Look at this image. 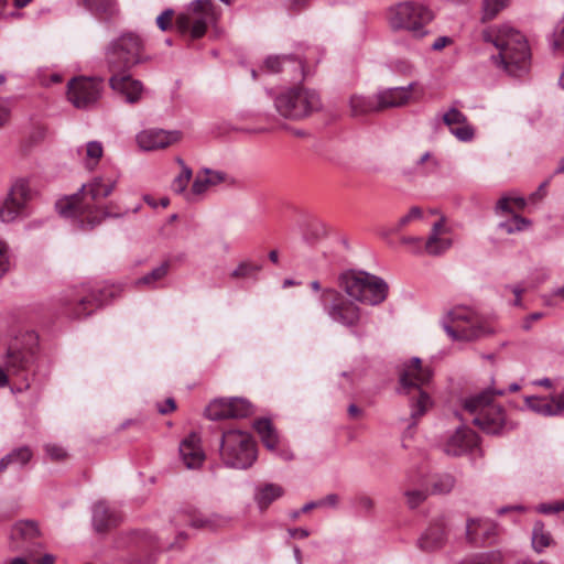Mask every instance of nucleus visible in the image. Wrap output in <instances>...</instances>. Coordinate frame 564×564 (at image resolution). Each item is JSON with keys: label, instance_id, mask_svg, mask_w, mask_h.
Segmentation results:
<instances>
[{"label": "nucleus", "instance_id": "f257e3e1", "mask_svg": "<svg viewBox=\"0 0 564 564\" xmlns=\"http://www.w3.org/2000/svg\"><path fill=\"white\" fill-rule=\"evenodd\" d=\"M118 184L113 175H96L83 184L79 193L56 202L57 213L80 230H91L109 217H119L121 214L112 213L111 205L104 200L112 194Z\"/></svg>", "mask_w": 564, "mask_h": 564}, {"label": "nucleus", "instance_id": "f03ea898", "mask_svg": "<svg viewBox=\"0 0 564 564\" xmlns=\"http://www.w3.org/2000/svg\"><path fill=\"white\" fill-rule=\"evenodd\" d=\"M142 37H116L106 53L108 67L112 73L109 86L131 105L141 100L144 87L126 70L142 61Z\"/></svg>", "mask_w": 564, "mask_h": 564}, {"label": "nucleus", "instance_id": "7ed1b4c3", "mask_svg": "<svg viewBox=\"0 0 564 564\" xmlns=\"http://www.w3.org/2000/svg\"><path fill=\"white\" fill-rule=\"evenodd\" d=\"M39 337L34 332H25L13 338L0 365V388L9 384L10 378H17L24 383L18 390L29 388V371L34 362L37 350Z\"/></svg>", "mask_w": 564, "mask_h": 564}, {"label": "nucleus", "instance_id": "20e7f679", "mask_svg": "<svg viewBox=\"0 0 564 564\" xmlns=\"http://www.w3.org/2000/svg\"><path fill=\"white\" fill-rule=\"evenodd\" d=\"M505 391L490 388L466 398L463 411L471 422L488 434H498L506 424L503 409L495 402V397L503 395Z\"/></svg>", "mask_w": 564, "mask_h": 564}, {"label": "nucleus", "instance_id": "39448f33", "mask_svg": "<svg viewBox=\"0 0 564 564\" xmlns=\"http://www.w3.org/2000/svg\"><path fill=\"white\" fill-rule=\"evenodd\" d=\"M219 456L229 468L248 469L258 457L256 441L248 431L228 429L221 435Z\"/></svg>", "mask_w": 564, "mask_h": 564}, {"label": "nucleus", "instance_id": "423d86ee", "mask_svg": "<svg viewBox=\"0 0 564 564\" xmlns=\"http://www.w3.org/2000/svg\"><path fill=\"white\" fill-rule=\"evenodd\" d=\"M431 369L424 367L419 358L410 359L400 372L401 388L411 398V415L413 419L424 415L432 406V400L424 391V387L431 381Z\"/></svg>", "mask_w": 564, "mask_h": 564}, {"label": "nucleus", "instance_id": "0eeeda50", "mask_svg": "<svg viewBox=\"0 0 564 564\" xmlns=\"http://www.w3.org/2000/svg\"><path fill=\"white\" fill-rule=\"evenodd\" d=\"M219 11L212 0H193L175 19L176 30L191 35L219 32Z\"/></svg>", "mask_w": 564, "mask_h": 564}, {"label": "nucleus", "instance_id": "6e6552de", "mask_svg": "<svg viewBox=\"0 0 564 564\" xmlns=\"http://www.w3.org/2000/svg\"><path fill=\"white\" fill-rule=\"evenodd\" d=\"M497 53L494 63L512 76H521L529 69L530 51L525 37H487Z\"/></svg>", "mask_w": 564, "mask_h": 564}, {"label": "nucleus", "instance_id": "1a4fd4ad", "mask_svg": "<svg viewBox=\"0 0 564 564\" xmlns=\"http://www.w3.org/2000/svg\"><path fill=\"white\" fill-rule=\"evenodd\" d=\"M35 196L30 180L18 177L13 180L6 195L0 198V221L14 224L28 218L31 214V202Z\"/></svg>", "mask_w": 564, "mask_h": 564}, {"label": "nucleus", "instance_id": "9d476101", "mask_svg": "<svg viewBox=\"0 0 564 564\" xmlns=\"http://www.w3.org/2000/svg\"><path fill=\"white\" fill-rule=\"evenodd\" d=\"M340 285L355 300L369 305H377L387 297V283L367 272H348L341 275Z\"/></svg>", "mask_w": 564, "mask_h": 564}, {"label": "nucleus", "instance_id": "9b49d317", "mask_svg": "<svg viewBox=\"0 0 564 564\" xmlns=\"http://www.w3.org/2000/svg\"><path fill=\"white\" fill-rule=\"evenodd\" d=\"M444 329L454 340L468 341L490 332L485 319L466 306L451 310L444 321Z\"/></svg>", "mask_w": 564, "mask_h": 564}, {"label": "nucleus", "instance_id": "f8f14e48", "mask_svg": "<svg viewBox=\"0 0 564 564\" xmlns=\"http://www.w3.org/2000/svg\"><path fill=\"white\" fill-rule=\"evenodd\" d=\"M106 292L113 296L112 291L108 292L105 289L97 294L88 284H83L79 288L66 290L58 297V302L64 314L73 318H82L90 315L96 307L107 302Z\"/></svg>", "mask_w": 564, "mask_h": 564}, {"label": "nucleus", "instance_id": "ddd939ff", "mask_svg": "<svg viewBox=\"0 0 564 564\" xmlns=\"http://www.w3.org/2000/svg\"><path fill=\"white\" fill-rule=\"evenodd\" d=\"M434 19V13L425 6L403 2L390 10L389 23L394 31H419Z\"/></svg>", "mask_w": 564, "mask_h": 564}, {"label": "nucleus", "instance_id": "4468645a", "mask_svg": "<svg viewBox=\"0 0 564 564\" xmlns=\"http://www.w3.org/2000/svg\"><path fill=\"white\" fill-rule=\"evenodd\" d=\"M104 79L101 77H73L67 83V100L77 109L93 108L101 98Z\"/></svg>", "mask_w": 564, "mask_h": 564}, {"label": "nucleus", "instance_id": "2eb2a0df", "mask_svg": "<svg viewBox=\"0 0 564 564\" xmlns=\"http://www.w3.org/2000/svg\"><path fill=\"white\" fill-rule=\"evenodd\" d=\"M322 107L319 95L307 87L295 86L284 95V118L301 119Z\"/></svg>", "mask_w": 564, "mask_h": 564}, {"label": "nucleus", "instance_id": "dca6fc26", "mask_svg": "<svg viewBox=\"0 0 564 564\" xmlns=\"http://www.w3.org/2000/svg\"><path fill=\"white\" fill-rule=\"evenodd\" d=\"M321 301L334 321L347 326H354L359 322V307L354 302L345 299L339 292L326 289L321 295Z\"/></svg>", "mask_w": 564, "mask_h": 564}, {"label": "nucleus", "instance_id": "f3484780", "mask_svg": "<svg viewBox=\"0 0 564 564\" xmlns=\"http://www.w3.org/2000/svg\"><path fill=\"white\" fill-rule=\"evenodd\" d=\"M253 413V405L245 398H219L213 400L205 414L212 421L242 419Z\"/></svg>", "mask_w": 564, "mask_h": 564}, {"label": "nucleus", "instance_id": "a211bd4d", "mask_svg": "<svg viewBox=\"0 0 564 564\" xmlns=\"http://www.w3.org/2000/svg\"><path fill=\"white\" fill-rule=\"evenodd\" d=\"M423 94V87L419 83H411L408 87L384 89L376 95L377 106L379 111L403 107L420 100Z\"/></svg>", "mask_w": 564, "mask_h": 564}, {"label": "nucleus", "instance_id": "6ab92c4d", "mask_svg": "<svg viewBox=\"0 0 564 564\" xmlns=\"http://www.w3.org/2000/svg\"><path fill=\"white\" fill-rule=\"evenodd\" d=\"M181 139V132L177 130L145 129L140 131L137 137L138 145L144 151H154L170 147Z\"/></svg>", "mask_w": 564, "mask_h": 564}, {"label": "nucleus", "instance_id": "aec40b11", "mask_svg": "<svg viewBox=\"0 0 564 564\" xmlns=\"http://www.w3.org/2000/svg\"><path fill=\"white\" fill-rule=\"evenodd\" d=\"M448 529L443 517L434 519L417 540V546L424 552L443 547L447 541Z\"/></svg>", "mask_w": 564, "mask_h": 564}, {"label": "nucleus", "instance_id": "412c9836", "mask_svg": "<svg viewBox=\"0 0 564 564\" xmlns=\"http://www.w3.org/2000/svg\"><path fill=\"white\" fill-rule=\"evenodd\" d=\"M291 224L307 241L323 238L328 232V227L323 220L303 212L294 213Z\"/></svg>", "mask_w": 564, "mask_h": 564}, {"label": "nucleus", "instance_id": "4be33fe9", "mask_svg": "<svg viewBox=\"0 0 564 564\" xmlns=\"http://www.w3.org/2000/svg\"><path fill=\"white\" fill-rule=\"evenodd\" d=\"M497 535V525L488 519H468L466 539L469 543L482 546L491 544Z\"/></svg>", "mask_w": 564, "mask_h": 564}, {"label": "nucleus", "instance_id": "5701e85b", "mask_svg": "<svg viewBox=\"0 0 564 564\" xmlns=\"http://www.w3.org/2000/svg\"><path fill=\"white\" fill-rule=\"evenodd\" d=\"M180 456L188 469L198 468L205 460V452L202 448L200 437L196 433H191L178 446Z\"/></svg>", "mask_w": 564, "mask_h": 564}, {"label": "nucleus", "instance_id": "b1692460", "mask_svg": "<svg viewBox=\"0 0 564 564\" xmlns=\"http://www.w3.org/2000/svg\"><path fill=\"white\" fill-rule=\"evenodd\" d=\"M477 442L478 438L476 433L468 427L462 426L458 427L447 440L445 444V452L448 455L460 456L475 447Z\"/></svg>", "mask_w": 564, "mask_h": 564}, {"label": "nucleus", "instance_id": "393cba45", "mask_svg": "<svg viewBox=\"0 0 564 564\" xmlns=\"http://www.w3.org/2000/svg\"><path fill=\"white\" fill-rule=\"evenodd\" d=\"M443 122L458 140L470 141L474 138L473 127L468 123L466 116L458 109L452 108L445 112Z\"/></svg>", "mask_w": 564, "mask_h": 564}, {"label": "nucleus", "instance_id": "a878e982", "mask_svg": "<svg viewBox=\"0 0 564 564\" xmlns=\"http://www.w3.org/2000/svg\"><path fill=\"white\" fill-rule=\"evenodd\" d=\"M262 268V259L254 260L252 258H246L238 262L236 268L230 272V278L241 282L243 285H253L259 281Z\"/></svg>", "mask_w": 564, "mask_h": 564}, {"label": "nucleus", "instance_id": "bb28decb", "mask_svg": "<svg viewBox=\"0 0 564 564\" xmlns=\"http://www.w3.org/2000/svg\"><path fill=\"white\" fill-rule=\"evenodd\" d=\"M524 401L530 410L542 415H557L564 410V398L561 394L551 398L527 397Z\"/></svg>", "mask_w": 564, "mask_h": 564}, {"label": "nucleus", "instance_id": "cd10ccee", "mask_svg": "<svg viewBox=\"0 0 564 564\" xmlns=\"http://www.w3.org/2000/svg\"><path fill=\"white\" fill-rule=\"evenodd\" d=\"M119 514L105 501H99L93 507V525L96 531L104 532L117 525Z\"/></svg>", "mask_w": 564, "mask_h": 564}, {"label": "nucleus", "instance_id": "c85d7f7f", "mask_svg": "<svg viewBox=\"0 0 564 564\" xmlns=\"http://www.w3.org/2000/svg\"><path fill=\"white\" fill-rule=\"evenodd\" d=\"M447 231L443 219L433 224L432 234L429 239L423 243L424 251L431 256H437L447 250L452 241L448 238L443 237Z\"/></svg>", "mask_w": 564, "mask_h": 564}, {"label": "nucleus", "instance_id": "c756f323", "mask_svg": "<svg viewBox=\"0 0 564 564\" xmlns=\"http://www.w3.org/2000/svg\"><path fill=\"white\" fill-rule=\"evenodd\" d=\"M39 534L37 525L33 521H19L17 522L11 530V540L12 547L14 550L24 549V544L19 543L22 542H31Z\"/></svg>", "mask_w": 564, "mask_h": 564}, {"label": "nucleus", "instance_id": "7c9ffc66", "mask_svg": "<svg viewBox=\"0 0 564 564\" xmlns=\"http://www.w3.org/2000/svg\"><path fill=\"white\" fill-rule=\"evenodd\" d=\"M253 427L261 437L263 445L269 451H276L279 445L278 432L273 429L272 423L268 419H259L254 421Z\"/></svg>", "mask_w": 564, "mask_h": 564}, {"label": "nucleus", "instance_id": "2f4dec72", "mask_svg": "<svg viewBox=\"0 0 564 564\" xmlns=\"http://www.w3.org/2000/svg\"><path fill=\"white\" fill-rule=\"evenodd\" d=\"M170 271V262L164 261L159 267L154 268L151 272L137 279L134 285L137 288L156 289L160 282L167 275Z\"/></svg>", "mask_w": 564, "mask_h": 564}, {"label": "nucleus", "instance_id": "473e14b6", "mask_svg": "<svg viewBox=\"0 0 564 564\" xmlns=\"http://www.w3.org/2000/svg\"><path fill=\"white\" fill-rule=\"evenodd\" d=\"M85 167L93 170L97 166L102 156L104 148L99 141H89L83 149L78 150Z\"/></svg>", "mask_w": 564, "mask_h": 564}, {"label": "nucleus", "instance_id": "72a5a7b5", "mask_svg": "<svg viewBox=\"0 0 564 564\" xmlns=\"http://www.w3.org/2000/svg\"><path fill=\"white\" fill-rule=\"evenodd\" d=\"M84 6L95 15L109 19L117 13L115 0H83Z\"/></svg>", "mask_w": 564, "mask_h": 564}, {"label": "nucleus", "instance_id": "f704fd0d", "mask_svg": "<svg viewBox=\"0 0 564 564\" xmlns=\"http://www.w3.org/2000/svg\"><path fill=\"white\" fill-rule=\"evenodd\" d=\"M350 112L352 116H362L370 112L379 111L377 106V97H364L354 95L349 101Z\"/></svg>", "mask_w": 564, "mask_h": 564}, {"label": "nucleus", "instance_id": "c9c22d12", "mask_svg": "<svg viewBox=\"0 0 564 564\" xmlns=\"http://www.w3.org/2000/svg\"><path fill=\"white\" fill-rule=\"evenodd\" d=\"M32 457V452L29 447L22 446L13 449L0 460V473L6 470L8 466L14 465L18 467L24 466Z\"/></svg>", "mask_w": 564, "mask_h": 564}, {"label": "nucleus", "instance_id": "e433bc0d", "mask_svg": "<svg viewBox=\"0 0 564 564\" xmlns=\"http://www.w3.org/2000/svg\"><path fill=\"white\" fill-rule=\"evenodd\" d=\"M281 495V488L278 485L267 484L259 487L254 499L261 510L267 509Z\"/></svg>", "mask_w": 564, "mask_h": 564}, {"label": "nucleus", "instance_id": "4c0bfd02", "mask_svg": "<svg viewBox=\"0 0 564 564\" xmlns=\"http://www.w3.org/2000/svg\"><path fill=\"white\" fill-rule=\"evenodd\" d=\"M552 542L553 539L550 532L544 530L543 523L536 522L532 532V546L534 551L541 553L545 547L550 546Z\"/></svg>", "mask_w": 564, "mask_h": 564}, {"label": "nucleus", "instance_id": "58836bf2", "mask_svg": "<svg viewBox=\"0 0 564 564\" xmlns=\"http://www.w3.org/2000/svg\"><path fill=\"white\" fill-rule=\"evenodd\" d=\"M527 200L523 197L503 196L497 203V212L505 214H518L525 208Z\"/></svg>", "mask_w": 564, "mask_h": 564}, {"label": "nucleus", "instance_id": "ea45409f", "mask_svg": "<svg viewBox=\"0 0 564 564\" xmlns=\"http://www.w3.org/2000/svg\"><path fill=\"white\" fill-rule=\"evenodd\" d=\"M511 218L499 224V227L507 234H516L527 230L531 226V221L518 214H510Z\"/></svg>", "mask_w": 564, "mask_h": 564}, {"label": "nucleus", "instance_id": "a19ab883", "mask_svg": "<svg viewBox=\"0 0 564 564\" xmlns=\"http://www.w3.org/2000/svg\"><path fill=\"white\" fill-rule=\"evenodd\" d=\"M193 171L191 167H184V171H181L172 181L171 188L175 194L184 195L187 199V191L188 183L192 178Z\"/></svg>", "mask_w": 564, "mask_h": 564}, {"label": "nucleus", "instance_id": "79ce46f5", "mask_svg": "<svg viewBox=\"0 0 564 564\" xmlns=\"http://www.w3.org/2000/svg\"><path fill=\"white\" fill-rule=\"evenodd\" d=\"M509 2L510 0H482V21L492 20Z\"/></svg>", "mask_w": 564, "mask_h": 564}, {"label": "nucleus", "instance_id": "37998d69", "mask_svg": "<svg viewBox=\"0 0 564 564\" xmlns=\"http://www.w3.org/2000/svg\"><path fill=\"white\" fill-rule=\"evenodd\" d=\"M210 186L212 185L209 184V182H207V180L204 176V174L202 173V171H198L196 173V176L194 178V182L192 184L189 193L187 194V200H192L197 197H200L208 191V188Z\"/></svg>", "mask_w": 564, "mask_h": 564}, {"label": "nucleus", "instance_id": "c03bdc74", "mask_svg": "<svg viewBox=\"0 0 564 564\" xmlns=\"http://www.w3.org/2000/svg\"><path fill=\"white\" fill-rule=\"evenodd\" d=\"M426 218L425 213L420 207H412L406 215L401 217L399 221L397 223L395 227L393 228V231H400L403 228L408 227L414 221L421 220Z\"/></svg>", "mask_w": 564, "mask_h": 564}, {"label": "nucleus", "instance_id": "a18cd8bd", "mask_svg": "<svg viewBox=\"0 0 564 564\" xmlns=\"http://www.w3.org/2000/svg\"><path fill=\"white\" fill-rule=\"evenodd\" d=\"M455 486V478L449 474L437 476L432 482L433 494H448Z\"/></svg>", "mask_w": 564, "mask_h": 564}, {"label": "nucleus", "instance_id": "49530a36", "mask_svg": "<svg viewBox=\"0 0 564 564\" xmlns=\"http://www.w3.org/2000/svg\"><path fill=\"white\" fill-rule=\"evenodd\" d=\"M501 554L498 552L481 553L465 560L462 564H501Z\"/></svg>", "mask_w": 564, "mask_h": 564}, {"label": "nucleus", "instance_id": "de8ad7c7", "mask_svg": "<svg viewBox=\"0 0 564 564\" xmlns=\"http://www.w3.org/2000/svg\"><path fill=\"white\" fill-rule=\"evenodd\" d=\"M404 496L406 498V505L414 509L419 507L427 497L426 490L423 489H415V488H406L404 490Z\"/></svg>", "mask_w": 564, "mask_h": 564}, {"label": "nucleus", "instance_id": "09e8293b", "mask_svg": "<svg viewBox=\"0 0 564 564\" xmlns=\"http://www.w3.org/2000/svg\"><path fill=\"white\" fill-rule=\"evenodd\" d=\"M11 251L8 243L0 241V280L10 271Z\"/></svg>", "mask_w": 564, "mask_h": 564}, {"label": "nucleus", "instance_id": "8fccbe9b", "mask_svg": "<svg viewBox=\"0 0 564 564\" xmlns=\"http://www.w3.org/2000/svg\"><path fill=\"white\" fill-rule=\"evenodd\" d=\"M174 14L173 9H166L158 15L155 22L161 32H167L171 30Z\"/></svg>", "mask_w": 564, "mask_h": 564}, {"label": "nucleus", "instance_id": "3c124183", "mask_svg": "<svg viewBox=\"0 0 564 564\" xmlns=\"http://www.w3.org/2000/svg\"><path fill=\"white\" fill-rule=\"evenodd\" d=\"M282 68V59L280 56H268L263 63V70L262 74L264 76H269L271 74H278L280 73Z\"/></svg>", "mask_w": 564, "mask_h": 564}, {"label": "nucleus", "instance_id": "603ef678", "mask_svg": "<svg viewBox=\"0 0 564 564\" xmlns=\"http://www.w3.org/2000/svg\"><path fill=\"white\" fill-rule=\"evenodd\" d=\"M288 64L289 68L297 75H293V79H297L299 77L304 78L307 75L306 67L301 59L295 57H285L284 56V66Z\"/></svg>", "mask_w": 564, "mask_h": 564}, {"label": "nucleus", "instance_id": "864d4df0", "mask_svg": "<svg viewBox=\"0 0 564 564\" xmlns=\"http://www.w3.org/2000/svg\"><path fill=\"white\" fill-rule=\"evenodd\" d=\"M356 506L365 513L369 514L373 511L376 502L375 500L365 494H360L355 497Z\"/></svg>", "mask_w": 564, "mask_h": 564}, {"label": "nucleus", "instance_id": "5fc2aeb1", "mask_svg": "<svg viewBox=\"0 0 564 564\" xmlns=\"http://www.w3.org/2000/svg\"><path fill=\"white\" fill-rule=\"evenodd\" d=\"M200 171L212 186H216L226 181V174L221 171L210 169H203Z\"/></svg>", "mask_w": 564, "mask_h": 564}, {"label": "nucleus", "instance_id": "6e6d98bb", "mask_svg": "<svg viewBox=\"0 0 564 564\" xmlns=\"http://www.w3.org/2000/svg\"><path fill=\"white\" fill-rule=\"evenodd\" d=\"M45 452L47 456L53 460H62L66 457V451L56 444H47L45 445Z\"/></svg>", "mask_w": 564, "mask_h": 564}, {"label": "nucleus", "instance_id": "4d7b16f0", "mask_svg": "<svg viewBox=\"0 0 564 564\" xmlns=\"http://www.w3.org/2000/svg\"><path fill=\"white\" fill-rule=\"evenodd\" d=\"M564 510V501H555L550 503H540L536 511L545 514L556 513Z\"/></svg>", "mask_w": 564, "mask_h": 564}, {"label": "nucleus", "instance_id": "13d9d810", "mask_svg": "<svg viewBox=\"0 0 564 564\" xmlns=\"http://www.w3.org/2000/svg\"><path fill=\"white\" fill-rule=\"evenodd\" d=\"M321 508H335L339 502V496L336 494H329L326 497L318 500Z\"/></svg>", "mask_w": 564, "mask_h": 564}, {"label": "nucleus", "instance_id": "bf43d9fd", "mask_svg": "<svg viewBox=\"0 0 564 564\" xmlns=\"http://www.w3.org/2000/svg\"><path fill=\"white\" fill-rule=\"evenodd\" d=\"M550 181H545L543 182L539 188L532 193L529 197V199L532 202V203H535V202H539L541 200L545 195H546V187L549 185Z\"/></svg>", "mask_w": 564, "mask_h": 564}, {"label": "nucleus", "instance_id": "052dcab7", "mask_svg": "<svg viewBox=\"0 0 564 564\" xmlns=\"http://www.w3.org/2000/svg\"><path fill=\"white\" fill-rule=\"evenodd\" d=\"M62 80H63V77L58 73H52V74H48V75H44L42 77V79H41L42 85H44V86H51V85H54V84H58Z\"/></svg>", "mask_w": 564, "mask_h": 564}, {"label": "nucleus", "instance_id": "680f3d73", "mask_svg": "<svg viewBox=\"0 0 564 564\" xmlns=\"http://www.w3.org/2000/svg\"><path fill=\"white\" fill-rule=\"evenodd\" d=\"M311 0H286V6L290 10L301 11L308 6Z\"/></svg>", "mask_w": 564, "mask_h": 564}, {"label": "nucleus", "instance_id": "e2e57ef3", "mask_svg": "<svg viewBox=\"0 0 564 564\" xmlns=\"http://www.w3.org/2000/svg\"><path fill=\"white\" fill-rule=\"evenodd\" d=\"M10 119V109L0 100V128L3 127Z\"/></svg>", "mask_w": 564, "mask_h": 564}, {"label": "nucleus", "instance_id": "0e129e2a", "mask_svg": "<svg viewBox=\"0 0 564 564\" xmlns=\"http://www.w3.org/2000/svg\"><path fill=\"white\" fill-rule=\"evenodd\" d=\"M451 44H453L452 37H437V40L432 44V48L434 51H441Z\"/></svg>", "mask_w": 564, "mask_h": 564}, {"label": "nucleus", "instance_id": "69168bd1", "mask_svg": "<svg viewBox=\"0 0 564 564\" xmlns=\"http://www.w3.org/2000/svg\"><path fill=\"white\" fill-rule=\"evenodd\" d=\"M519 34H520V32L518 30H516L511 24L505 23L498 30L497 35L507 36V35H519Z\"/></svg>", "mask_w": 564, "mask_h": 564}, {"label": "nucleus", "instance_id": "338daca9", "mask_svg": "<svg viewBox=\"0 0 564 564\" xmlns=\"http://www.w3.org/2000/svg\"><path fill=\"white\" fill-rule=\"evenodd\" d=\"M552 48L558 55L564 54V37H553Z\"/></svg>", "mask_w": 564, "mask_h": 564}, {"label": "nucleus", "instance_id": "774afa93", "mask_svg": "<svg viewBox=\"0 0 564 564\" xmlns=\"http://www.w3.org/2000/svg\"><path fill=\"white\" fill-rule=\"evenodd\" d=\"M348 415H349L350 419L358 420V419L362 417L364 411H362V409H360L356 404H350L348 406Z\"/></svg>", "mask_w": 564, "mask_h": 564}]
</instances>
